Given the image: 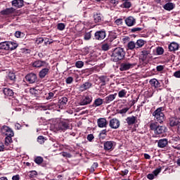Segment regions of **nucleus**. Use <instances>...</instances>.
Masks as SVG:
<instances>
[{"mask_svg":"<svg viewBox=\"0 0 180 180\" xmlns=\"http://www.w3.org/2000/svg\"><path fill=\"white\" fill-rule=\"evenodd\" d=\"M109 2L113 6H116V5H117V4H119V0H108Z\"/></svg>","mask_w":180,"mask_h":180,"instance_id":"nucleus-58","label":"nucleus"},{"mask_svg":"<svg viewBox=\"0 0 180 180\" xmlns=\"http://www.w3.org/2000/svg\"><path fill=\"white\" fill-rule=\"evenodd\" d=\"M162 133H165V128L163 126H158L155 131V134H162Z\"/></svg>","mask_w":180,"mask_h":180,"instance_id":"nucleus-32","label":"nucleus"},{"mask_svg":"<svg viewBox=\"0 0 180 180\" xmlns=\"http://www.w3.org/2000/svg\"><path fill=\"white\" fill-rule=\"evenodd\" d=\"M151 53V51L150 49L143 50L141 52L140 60L145 63L146 61H148V58H150V54Z\"/></svg>","mask_w":180,"mask_h":180,"instance_id":"nucleus-7","label":"nucleus"},{"mask_svg":"<svg viewBox=\"0 0 180 180\" xmlns=\"http://www.w3.org/2000/svg\"><path fill=\"white\" fill-rule=\"evenodd\" d=\"M164 108L160 107L152 113L155 122H157L158 123H163L164 120H165V115H164V112H162Z\"/></svg>","mask_w":180,"mask_h":180,"instance_id":"nucleus-3","label":"nucleus"},{"mask_svg":"<svg viewBox=\"0 0 180 180\" xmlns=\"http://www.w3.org/2000/svg\"><path fill=\"white\" fill-rule=\"evenodd\" d=\"M7 79L15 82V79H16V75H15V73L9 72L7 76Z\"/></svg>","mask_w":180,"mask_h":180,"instance_id":"nucleus-36","label":"nucleus"},{"mask_svg":"<svg viewBox=\"0 0 180 180\" xmlns=\"http://www.w3.org/2000/svg\"><path fill=\"white\" fill-rule=\"evenodd\" d=\"M97 124L99 127H108V121L106 118H99L97 120Z\"/></svg>","mask_w":180,"mask_h":180,"instance_id":"nucleus-16","label":"nucleus"},{"mask_svg":"<svg viewBox=\"0 0 180 180\" xmlns=\"http://www.w3.org/2000/svg\"><path fill=\"white\" fill-rule=\"evenodd\" d=\"M57 29L58 30L63 31L64 29H65V24L63 22H60L57 25Z\"/></svg>","mask_w":180,"mask_h":180,"instance_id":"nucleus-46","label":"nucleus"},{"mask_svg":"<svg viewBox=\"0 0 180 180\" xmlns=\"http://www.w3.org/2000/svg\"><path fill=\"white\" fill-rule=\"evenodd\" d=\"M54 95H56V91L49 92L46 96V99L47 101H50V99H53V98H54Z\"/></svg>","mask_w":180,"mask_h":180,"instance_id":"nucleus-42","label":"nucleus"},{"mask_svg":"<svg viewBox=\"0 0 180 180\" xmlns=\"http://www.w3.org/2000/svg\"><path fill=\"white\" fill-rule=\"evenodd\" d=\"M91 37H92V34H91V32H86L84 36V40H91Z\"/></svg>","mask_w":180,"mask_h":180,"instance_id":"nucleus-48","label":"nucleus"},{"mask_svg":"<svg viewBox=\"0 0 180 180\" xmlns=\"http://www.w3.org/2000/svg\"><path fill=\"white\" fill-rule=\"evenodd\" d=\"M28 176H30V178H36V176H37V172L36 170L30 171Z\"/></svg>","mask_w":180,"mask_h":180,"instance_id":"nucleus-43","label":"nucleus"},{"mask_svg":"<svg viewBox=\"0 0 180 180\" xmlns=\"http://www.w3.org/2000/svg\"><path fill=\"white\" fill-rule=\"evenodd\" d=\"M169 125L171 126V127L178 126V122L176 121V120L172 118L169 120Z\"/></svg>","mask_w":180,"mask_h":180,"instance_id":"nucleus-40","label":"nucleus"},{"mask_svg":"<svg viewBox=\"0 0 180 180\" xmlns=\"http://www.w3.org/2000/svg\"><path fill=\"white\" fill-rule=\"evenodd\" d=\"M124 56H126L124 49L121 47H117L112 51L111 60L114 63H118V61H122L124 58Z\"/></svg>","mask_w":180,"mask_h":180,"instance_id":"nucleus-1","label":"nucleus"},{"mask_svg":"<svg viewBox=\"0 0 180 180\" xmlns=\"http://www.w3.org/2000/svg\"><path fill=\"white\" fill-rule=\"evenodd\" d=\"M13 136H6L5 138V142L4 146H11L13 143V141L12 140Z\"/></svg>","mask_w":180,"mask_h":180,"instance_id":"nucleus-34","label":"nucleus"},{"mask_svg":"<svg viewBox=\"0 0 180 180\" xmlns=\"http://www.w3.org/2000/svg\"><path fill=\"white\" fill-rule=\"evenodd\" d=\"M71 122H72L71 119L61 118L55 125V128L58 131H65V130L70 129V123H71Z\"/></svg>","mask_w":180,"mask_h":180,"instance_id":"nucleus-2","label":"nucleus"},{"mask_svg":"<svg viewBox=\"0 0 180 180\" xmlns=\"http://www.w3.org/2000/svg\"><path fill=\"white\" fill-rule=\"evenodd\" d=\"M44 41V39L41 37H39L36 40L37 44H41V43H43Z\"/></svg>","mask_w":180,"mask_h":180,"instance_id":"nucleus-59","label":"nucleus"},{"mask_svg":"<svg viewBox=\"0 0 180 180\" xmlns=\"http://www.w3.org/2000/svg\"><path fill=\"white\" fill-rule=\"evenodd\" d=\"M73 81H74V78H72V77H68L65 79V82L68 84H72Z\"/></svg>","mask_w":180,"mask_h":180,"instance_id":"nucleus-53","label":"nucleus"},{"mask_svg":"<svg viewBox=\"0 0 180 180\" xmlns=\"http://www.w3.org/2000/svg\"><path fill=\"white\" fill-rule=\"evenodd\" d=\"M125 23L129 27L134 26V25H136V19L131 16H129L125 19Z\"/></svg>","mask_w":180,"mask_h":180,"instance_id":"nucleus-21","label":"nucleus"},{"mask_svg":"<svg viewBox=\"0 0 180 180\" xmlns=\"http://www.w3.org/2000/svg\"><path fill=\"white\" fill-rule=\"evenodd\" d=\"M130 109L129 108H124L119 110L118 113H120V115H124V113H127V111Z\"/></svg>","mask_w":180,"mask_h":180,"instance_id":"nucleus-52","label":"nucleus"},{"mask_svg":"<svg viewBox=\"0 0 180 180\" xmlns=\"http://www.w3.org/2000/svg\"><path fill=\"white\" fill-rule=\"evenodd\" d=\"M15 36L17 37V39H22V37H25V33L20 31H16L15 32Z\"/></svg>","mask_w":180,"mask_h":180,"instance_id":"nucleus-39","label":"nucleus"},{"mask_svg":"<svg viewBox=\"0 0 180 180\" xmlns=\"http://www.w3.org/2000/svg\"><path fill=\"white\" fill-rule=\"evenodd\" d=\"M158 122H151L150 124V130H154V131H155V130L157 129V128L158 127Z\"/></svg>","mask_w":180,"mask_h":180,"instance_id":"nucleus-38","label":"nucleus"},{"mask_svg":"<svg viewBox=\"0 0 180 180\" xmlns=\"http://www.w3.org/2000/svg\"><path fill=\"white\" fill-rule=\"evenodd\" d=\"M108 43H104L102 44L101 49L103 51H108L110 49V46H112V41H113V39L108 38L107 39Z\"/></svg>","mask_w":180,"mask_h":180,"instance_id":"nucleus-14","label":"nucleus"},{"mask_svg":"<svg viewBox=\"0 0 180 180\" xmlns=\"http://www.w3.org/2000/svg\"><path fill=\"white\" fill-rule=\"evenodd\" d=\"M174 76L176 78H180V70L175 72L174 73Z\"/></svg>","mask_w":180,"mask_h":180,"instance_id":"nucleus-63","label":"nucleus"},{"mask_svg":"<svg viewBox=\"0 0 180 180\" xmlns=\"http://www.w3.org/2000/svg\"><path fill=\"white\" fill-rule=\"evenodd\" d=\"M44 67L45 68L41 70L39 72V78H41V79L45 78L46 75H49V72H50V70H51L49 65Z\"/></svg>","mask_w":180,"mask_h":180,"instance_id":"nucleus-10","label":"nucleus"},{"mask_svg":"<svg viewBox=\"0 0 180 180\" xmlns=\"http://www.w3.org/2000/svg\"><path fill=\"white\" fill-rule=\"evenodd\" d=\"M115 23H116L117 26H120V25H123V19L118 18L115 20Z\"/></svg>","mask_w":180,"mask_h":180,"instance_id":"nucleus-56","label":"nucleus"},{"mask_svg":"<svg viewBox=\"0 0 180 180\" xmlns=\"http://www.w3.org/2000/svg\"><path fill=\"white\" fill-rule=\"evenodd\" d=\"M62 155L63 157H65L66 158H71V157H72V155L67 152H63Z\"/></svg>","mask_w":180,"mask_h":180,"instance_id":"nucleus-55","label":"nucleus"},{"mask_svg":"<svg viewBox=\"0 0 180 180\" xmlns=\"http://www.w3.org/2000/svg\"><path fill=\"white\" fill-rule=\"evenodd\" d=\"M117 96V93H115L114 94H109L104 98V103L108 105L111 102H113V101L116 99Z\"/></svg>","mask_w":180,"mask_h":180,"instance_id":"nucleus-13","label":"nucleus"},{"mask_svg":"<svg viewBox=\"0 0 180 180\" xmlns=\"http://www.w3.org/2000/svg\"><path fill=\"white\" fill-rule=\"evenodd\" d=\"M166 146H168V139H162L158 141V147L159 148H165Z\"/></svg>","mask_w":180,"mask_h":180,"instance_id":"nucleus-19","label":"nucleus"},{"mask_svg":"<svg viewBox=\"0 0 180 180\" xmlns=\"http://www.w3.org/2000/svg\"><path fill=\"white\" fill-rule=\"evenodd\" d=\"M109 126L111 129H119L120 127V121L116 118L110 120Z\"/></svg>","mask_w":180,"mask_h":180,"instance_id":"nucleus-12","label":"nucleus"},{"mask_svg":"<svg viewBox=\"0 0 180 180\" xmlns=\"http://www.w3.org/2000/svg\"><path fill=\"white\" fill-rule=\"evenodd\" d=\"M125 120L128 126H133V124H136V122H137V117H127Z\"/></svg>","mask_w":180,"mask_h":180,"instance_id":"nucleus-17","label":"nucleus"},{"mask_svg":"<svg viewBox=\"0 0 180 180\" xmlns=\"http://www.w3.org/2000/svg\"><path fill=\"white\" fill-rule=\"evenodd\" d=\"M16 12V9H15L13 7L8 8L4 10H2L0 13L1 15H13V13H15Z\"/></svg>","mask_w":180,"mask_h":180,"instance_id":"nucleus-15","label":"nucleus"},{"mask_svg":"<svg viewBox=\"0 0 180 180\" xmlns=\"http://www.w3.org/2000/svg\"><path fill=\"white\" fill-rule=\"evenodd\" d=\"M149 84H150L151 86H154L155 88H160L161 86L160 82L157 79H151L149 81Z\"/></svg>","mask_w":180,"mask_h":180,"instance_id":"nucleus-27","label":"nucleus"},{"mask_svg":"<svg viewBox=\"0 0 180 180\" xmlns=\"http://www.w3.org/2000/svg\"><path fill=\"white\" fill-rule=\"evenodd\" d=\"M103 146L105 151H112V150H115V147H116V142L113 141H107L103 143Z\"/></svg>","mask_w":180,"mask_h":180,"instance_id":"nucleus-6","label":"nucleus"},{"mask_svg":"<svg viewBox=\"0 0 180 180\" xmlns=\"http://www.w3.org/2000/svg\"><path fill=\"white\" fill-rule=\"evenodd\" d=\"M6 136H15V134L13 133V131L12 129H10V131H8V133H6Z\"/></svg>","mask_w":180,"mask_h":180,"instance_id":"nucleus-57","label":"nucleus"},{"mask_svg":"<svg viewBox=\"0 0 180 180\" xmlns=\"http://www.w3.org/2000/svg\"><path fill=\"white\" fill-rule=\"evenodd\" d=\"M95 23H102L103 22V16L101 13H96L94 15Z\"/></svg>","mask_w":180,"mask_h":180,"instance_id":"nucleus-18","label":"nucleus"},{"mask_svg":"<svg viewBox=\"0 0 180 180\" xmlns=\"http://www.w3.org/2000/svg\"><path fill=\"white\" fill-rule=\"evenodd\" d=\"M127 47L129 50H134V49H136V43L133 41H131L128 43Z\"/></svg>","mask_w":180,"mask_h":180,"instance_id":"nucleus-37","label":"nucleus"},{"mask_svg":"<svg viewBox=\"0 0 180 180\" xmlns=\"http://www.w3.org/2000/svg\"><path fill=\"white\" fill-rule=\"evenodd\" d=\"M12 179L13 180H19V179H20V176H19V174H16L15 176H13Z\"/></svg>","mask_w":180,"mask_h":180,"instance_id":"nucleus-64","label":"nucleus"},{"mask_svg":"<svg viewBox=\"0 0 180 180\" xmlns=\"http://www.w3.org/2000/svg\"><path fill=\"white\" fill-rule=\"evenodd\" d=\"M156 70H157V71H158V72L162 71V70H164V65H158V66L156 67Z\"/></svg>","mask_w":180,"mask_h":180,"instance_id":"nucleus-61","label":"nucleus"},{"mask_svg":"<svg viewBox=\"0 0 180 180\" xmlns=\"http://www.w3.org/2000/svg\"><path fill=\"white\" fill-rule=\"evenodd\" d=\"M92 86V83L89 82H86L80 86V89L82 91H86V89H89Z\"/></svg>","mask_w":180,"mask_h":180,"instance_id":"nucleus-26","label":"nucleus"},{"mask_svg":"<svg viewBox=\"0 0 180 180\" xmlns=\"http://www.w3.org/2000/svg\"><path fill=\"white\" fill-rule=\"evenodd\" d=\"M49 63L44 60H35L32 63V67L34 68H41V67H47Z\"/></svg>","mask_w":180,"mask_h":180,"instance_id":"nucleus-9","label":"nucleus"},{"mask_svg":"<svg viewBox=\"0 0 180 180\" xmlns=\"http://www.w3.org/2000/svg\"><path fill=\"white\" fill-rule=\"evenodd\" d=\"M34 162L38 165H40L43 162V158L40 156L35 158Z\"/></svg>","mask_w":180,"mask_h":180,"instance_id":"nucleus-45","label":"nucleus"},{"mask_svg":"<svg viewBox=\"0 0 180 180\" xmlns=\"http://www.w3.org/2000/svg\"><path fill=\"white\" fill-rule=\"evenodd\" d=\"M141 30H143V28L142 27H134V28L131 29V33H136L137 32H141Z\"/></svg>","mask_w":180,"mask_h":180,"instance_id":"nucleus-50","label":"nucleus"},{"mask_svg":"<svg viewBox=\"0 0 180 180\" xmlns=\"http://www.w3.org/2000/svg\"><path fill=\"white\" fill-rule=\"evenodd\" d=\"M105 37H106V32L103 30L97 31L94 34L95 40H103Z\"/></svg>","mask_w":180,"mask_h":180,"instance_id":"nucleus-11","label":"nucleus"},{"mask_svg":"<svg viewBox=\"0 0 180 180\" xmlns=\"http://www.w3.org/2000/svg\"><path fill=\"white\" fill-rule=\"evenodd\" d=\"M179 49V44L176 42H172L169 45V51H176Z\"/></svg>","mask_w":180,"mask_h":180,"instance_id":"nucleus-25","label":"nucleus"},{"mask_svg":"<svg viewBox=\"0 0 180 180\" xmlns=\"http://www.w3.org/2000/svg\"><path fill=\"white\" fill-rule=\"evenodd\" d=\"M37 141L39 143V144H43L44 143V136H39L37 138Z\"/></svg>","mask_w":180,"mask_h":180,"instance_id":"nucleus-54","label":"nucleus"},{"mask_svg":"<svg viewBox=\"0 0 180 180\" xmlns=\"http://www.w3.org/2000/svg\"><path fill=\"white\" fill-rule=\"evenodd\" d=\"M172 141H180L179 136H173L172 139Z\"/></svg>","mask_w":180,"mask_h":180,"instance_id":"nucleus-62","label":"nucleus"},{"mask_svg":"<svg viewBox=\"0 0 180 180\" xmlns=\"http://www.w3.org/2000/svg\"><path fill=\"white\" fill-rule=\"evenodd\" d=\"M93 97L91 94L84 95L82 99L79 101L80 106H85L89 105L92 102Z\"/></svg>","mask_w":180,"mask_h":180,"instance_id":"nucleus-5","label":"nucleus"},{"mask_svg":"<svg viewBox=\"0 0 180 180\" xmlns=\"http://www.w3.org/2000/svg\"><path fill=\"white\" fill-rule=\"evenodd\" d=\"M126 94H127V91L125 89H122L118 92V96L119 98H124Z\"/></svg>","mask_w":180,"mask_h":180,"instance_id":"nucleus-41","label":"nucleus"},{"mask_svg":"<svg viewBox=\"0 0 180 180\" xmlns=\"http://www.w3.org/2000/svg\"><path fill=\"white\" fill-rule=\"evenodd\" d=\"M122 4L120 5V8H124V9H129L131 8V2L130 0H121Z\"/></svg>","mask_w":180,"mask_h":180,"instance_id":"nucleus-20","label":"nucleus"},{"mask_svg":"<svg viewBox=\"0 0 180 180\" xmlns=\"http://www.w3.org/2000/svg\"><path fill=\"white\" fill-rule=\"evenodd\" d=\"M25 80L29 84H34L37 81V75L34 73H29L25 76Z\"/></svg>","mask_w":180,"mask_h":180,"instance_id":"nucleus-8","label":"nucleus"},{"mask_svg":"<svg viewBox=\"0 0 180 180\" xmlns=\"http://www.w3.org/2000/svg\"><path fill=\"white\" fill-rule=\"evenodd\" d=\"M144 43H145L144 40L138 39L136 41V42L135 43L136 49H140V48L143 47V46H144Z\"/></svg>","mask_w":180,"mask_h":180,"instance_id":"nucleus-35","label":"nucleus"},{"mask_svg":"<svg viewBox=\"0 0 180 180\" xmlns=\"http://www.w3.org/2000/svg\"><path fill=\"white\" fill-rule=\"evenodd\" d=\"M103 102H105L103 101V99L98 98L94 101L93 106H94V108H98V106L103 105Z\"/></svg>","mask_w":180,"mask_h":180,"instance_id":"nucleus-28","label":"nucleus"},{"mask_svg":"<svg viewBox=\"0 0 180 180\" xmlns=\"http://www.w3.org/2000/svg\"><path fill=\"white\" fill-rule=\"evenodd\" d=\"M94 139H95V137L94 136V134H89L88 136H87V140L89 141H92V140Z\"/></svg>","mask_w":180,"mask_h":180,"instance_id":"nucleus-60","label":"nucleus"},{"mask_svg":"<svg viewBox=\"0 0 180 180\" xmlns=\"http://www.w3.org/2000/svg\"><path fill=\"white\" fill-rule=\"evenodd\" d=\"M98 79L101 82V86H105V85H106V82H108L109 81L108 76H100Z\"/></svg>","mask_w":180,"mask_h":180,"instance_id":"nucleus-29","label":"nucleus"},{"mask_svg":"<svg viewBox=\"0 0 180 180\" xmlns=\"http://www.w3.org/2000/svg\"><path fill=\"white\" fill-rule=\"evenodd\" d=\"M137 65L136 63H130L129 60L124 61L120 65V71H129Z\"/></svg>","mask_w":180,"mask_h":180,"instance_id":"nucleus-4","label":"nucleus"},{"mask_svg":"<svg viewBox=\"0 0 180 180\" xmlns=\"http://www.w3.org/2000/svg\"><path fill=\"white\" fill-rule=\"evenodd\" d=\"M3 92L6 96H13V90L9 88H4Z\"/></svg>","mask_w":180,"mask_h":180,"instance_id":"nucleus-31","label":"nucleus"},{"mask_svg":"<svg viewBox=\"0 0 180 180\" xmlns=\"http://www.w3.org/2000/svg\"><path fill=\"white\" fill-rule=\"evenodd\" d=\"M163 8L165 11H172L175 8V4L174 3H167L164 5Z\"/></svg>","mask_w":180,"mask_h":180,"instance_id":"nucleus-30","label":"nucleus"},{"mask_svg":"<svg viewBox=\"0 0 180 180\" xmlns=\"http://www.w3.org/2000/svg\"><path fill=\"white\" fill-rule=\"evenodd\" d=\"M75 67H77V68H82V67H84V62L81 60L77 61L75 63Z\"/></svg>","mask_w":180,"mask_h":180,"instance_id":"nucleus-49","label":"nucleus"},{"mask_svg":"<svg viewBox=\"0 0 180 180\" xmlns=\"http://www.w3.org/2000/svg\"><path fill=\"white\" fill-rule=\"evenodd\" d=\"M1 131H2V133H4V134H6V133H8V131H11V128H9V127H8V126L4 125L1 128Z\"/></svg>","mask_w":180,"mask_h":180,"instance_id":"nucleus-47","label":"nucleus"},{"mask_svg":"<svg viewBox=\"0 0 180 180\" xmlns=\"http://www.w3.org/2000/svg\"><path fill=\"white\" fill-rule=\"evenodd\" d=\"M24 1L23 0H13L12 6H15V8H22L23 6Z\"/></svg>","mask_w":180,"mask_h":180,"instance_id":"nucleus-24","label":"nucleus"},{"mask_svg":"<svg viewBox=\"0 0 180 180\" xmlns=\"http://www.w3.org/2000/svg\"><path fill=\"white\" fill-rule=\"evenodd\" d=\"M156 53L158 56H162V54H164V49L162 47L158 46L156 49Z\"/></svg>","mask_w":180,"mask_h":180,"instance_id":"nucleus-44","label":"nucleus"},{"mask_svg":"<svg viewBox=\"0 0 180 180\" xmlns=\"http://www.w3.org/2000/svg\"><path fill=\"white\" fill-rule=\"evenodd\" d=\"M0 50L8 51V41L0 42Z\"/></svg>","mask_w":180,"mask_h":180,"instance_id":"nucleus-33","label":"nucleus"},{"mask_svg":"<svg viewBox=\"0 0 180 180\" xmlns=\"http://www.w3.org/2000/svg\"><path fill=\"white\" fill-rule=\"evenodd\" d=\"M162 169V168L161 167H159L158 168L155 169L153 171V174H154L155 176H157L160 174V172H161Z\"/></svg>","mask_w":180,"mask_h":180,"instance_id":"nucleus-51","label":"nucleus"},{"mask_svg":"<svg viewBox=\"0 0 180 180\" xmlns=\"http://www.w3.org/2000/svg\"><path fill=\"white\" fill-rule=\"evenodd\" d=\"M67 102H68V98L67 97H62L58 101V105L60 109H63V108H65V105H67Z\"/></svg>","mask_w":180,"mask_h":180,"instance_id":"nucleus-23","label":"nucleus"},{"mask_svg":"<svg viewBox=\"0 0 180 180\" xmlns=\"http://www.w3.org/2000/svg\"><path fill=\"white\" fill-rule=\"evenodd\" d=\"M18 43L15 41H8V51H13V50H16L18 49Z\"/></svg>","mask_w":180,"mask_h":180,"instance_id":"nucleus-22","label":"nucleus"}]
</instances>
